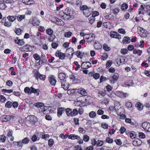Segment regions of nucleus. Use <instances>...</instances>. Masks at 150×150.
Wrapping results in <instances>:
<instances>
[{
    "instance_id": "dca6fc26",
    "label": "nucleus",
    "mask_w": 150,
    "mask_h": 150,
    "mask_svg": "<svg viewBox=\"0 0 150 150\" xmlns=\"http://www.w3.org/2000/svg\"><path fill=\"white\" fill-rule=\"evenodd\" d=\"M76 90H77V89ZM77 92L79 93L82 96H86L87 95V93L86 91L83 88H80L77 89Z\"/></svg>"
},
{
    "instance_id": "393cba45",
    "label": "nucleus",
    "mask_w": 150,
    "mask_h": 150,
    "mask_svg": "<svg viewBox=\"0 0 150 150\" xmlns=\"http://www.w3.org/2000/svg\"><path fill=\"white\" fill-rule=\"evenodd\" d=\"M69 138L72 140L77 139L79 140L80 139V137L77 135L74 134H71L69 136Z\"/></svg>"
},
{
    "instance_id": "2f4dec72",
    "label": "nucleus",
    "mask_w": 150,
    "mask_h": 150,
    "mask_svg": "<svg viewBox=\"0 0 150 150\" xmlns=\"http://www.w3.org/2000/svg\"><path fill=\"white\" fill-rule=\"evenodd\" d=\"M30 141V139L28 137H25L21 141V142L22 144H28Z\"/></svg>"
},
{
    "instance_id": "a878e982",
    "label": "nucleus",
    "mask_w": 150,
    "mask_h": 150,
    "mask_svg": "<svg viewBox=\"0 0 150 150\" xmlns=\"http://www.w3.org/2000/svg\"><path fill=\"white\" fill-rule=\"evenodd\" d=\"M119 78V75L117 74H114L112 76V79H110V83H114V82L113 81H116Z\"/></svg>"
},
{
    "instance_id": "9b49d317",
    "label": "nucleus",
    "mask_w": 150,
    "mask_h": 150,
    "mask_svg": "<svg viewBox=\"0 0 150 150\" xmlns=\"http://www.w3.org/2000/svg\"><path fill=\"white\" fill-rule=\"evenodd\" d=\"M60 82L61 83L62 88L65 90H67L69 87V84L67 82L66 80L63 81H60Z\"/></svg>"
},
{
    "instance_id": "6e6d98bb",
    "label": "nucleus",
    "mask_w": 150,
    "mask_h": 150,
    "mask_svg": "<svg viewBox=\"0 0 150 150\" xmlns=\"http://www.w3.org/2000/svg\"><path fill=\"white\" fill-rule=\"evenodd\" d=\"M54 144V141L52 139H50L48 141V145L52 147V146Z\"/></svg>"
},
{
    "instance_id": "bb28decb",
    "label": "nucleus",
    "mask_w": 150,
    "mask_h": 150,
    "mask_svg": "<svg viewBox=\"0 0 150 150\" xmlns=\"http://www.w3.org/2000/svg\"><path fill=\"white\" fill-rule=\"evenodd\" d=\"M66 75L63 73H60L58 74V78L60 81H63L65 79Z\"/></svg>"
},
{
    "instance_id": "2eb2a0df",
    "label": "nucleus",
    "mask_w": 150,
    "mask_h": 150,
    "mask_svg": "<svg viewBox=\"0 0 150 150\" xmlns=\"http://www.w3.org/2000/svg\"><path fill=\"white\" fill-rule=\"evenodd\" d=\"M55 55L58 57L59 58L61 59H63L65 57V55L64 53H62L59 51H57L55 53Z\"/></svg>"
},
{
    "instance_id": "09e8293b",
    "label": "nucleus",
    "mask_w": 150,
    "mask_h": 150,
    "mask_svg": "<svg viewBox=\"0 0 150 150\" xmlns=\"http://www.w3.org/2000/svg\"><path fill=\"white\" fill-rule=\"evenodd\" d=\"M50 37L48 38V40L50 42H52L55 39L56 37L54 35H50Z\"/></svg>"
},
{
    "instance_id": "bf43d9fd",
    "label": "nucleus",
    "mask_w": 150,
    "mask_h": 150,
    "mask_svg": "<svg viewBox=\"0 0 150 150\" xmlns=\"http://www.w3.org/2000/svg\"><path fill=\"white\" fill-rule=\"evenodd\" d=\"M69 135L68 134L64 135L63 134H61L59 135V137L63 139H66L67 137L69 138Z\"/></svg>"
},
{
    "instance_id": "c85d7f7f",
    "label": "nucleus",
    "mask_w": 150,
    "mask_h": 150,
    "mask_svg": "<svg viewBox=\"0 0 150 150\" xmlns=\"http://www.w3.org/2000/svg\"><path fill=\"white\" fill-rule=\"evenodd\" d=\"M130 38L128 36L124 37L122 40V42L124 44H128L130 42Z\"/></svg>"
},
{
    "instance_id": "20e7f679",
    "label": "nucleus",
    "mask_w": 150,
    "mask_h": 150,
    "mask_svg": "<svg viewBox=\"0 0 150 150\" xmlns=\"http://www.w3.org/2000/svg\"><path fill=\"white\" fill-rule=\"evenodd\" d=\"M137 30L139 34L141 37L145 38L146 37L148 33L146 30L140 27H138Z\"/></svg>"
},
{
    "instance_id": "338daca9",
    "label": "nucleus",
    "mask_w": 150,
    "mask_h": 150,
    "mask_svg": "<svg viewBox=\"0 0 150 150\" xmlns=\"http://www.w3.org/2000/svg\"><path fill=\"white\" fill-rule=\"evenodd\" d=\"M112 88V87L111 85L109 84L107 85V86H106V89L107 91L108 92L111 91Z\"/></svg>"
},
{
    "instance_id": "473e14b6",
    "label": "nucleus",
    "mask_w": 150,
    "mask_h": 150,
    "mask_svg": "<svg viewBox=\"0 0 150 150\" xmlns=\"http://www.w3.org/2000/svg\"><path fill=\"white\" fill-rule=\"evenodd\" d=\"M135 106L137 108L138 110H142L143 109V106L141 103L138 102L136 104Z\"/></svg>"
},
{
    "instance_id": "4468645a",
    "label": "nucleus",
    "mask_w": 150,
    "mask_h": 150,
    "mask_svg": "<svg viewBox=\"0 0 150 150\" xmlns=\"http://www.w3.org/2000/svg\"><path fill=\"white\" fill-rule=\"evenodd\" d=\"M116 95L121 98H125L128 96V94L123 92L117 91L116 93Z\"/></svg>"
},
{
    "instance_id": "f8f14e48",
    "label": "nucleus",
    "mask_w": 150,
    "mask_h": 150,
    "mask_svg": "<svg viewBox=\"0 0 150 150\" xmlns=\"http://www.w3.org/2000/svg\"><path fill=\"white\" fill-rule=\"evenodd\" d=\"M114 107H110L109 108V109L110 110H115L116 111L117 110H118L119 108L120 107V103L117 101H115L114 102Z\"/></svg>"
},
{
    "instance_id": "37998d69",
    "label": "nucleus",
    "mask_w": 150,
    "mask_h": 150,
    "mask_svg": "<svg viewBox=\"0 0 150 150\" xmlns=\"http://www.w3.org/2000/svg\"><path fill=\"white\" fill-rule=\"evenodd\" d=\"M96 115V112L94 111H92L91 112L89 113V116L91 118H94L95 117Z\"/></svg>"
},
{
    "instance_id": "a211bd4d",
    "label": "nucleus",
    "mask_w": 150,
    "mask_h": 150,
    "mask_svg": "<svg viewBox=\"0 0 150 150\" xmlns=\"http://www.w3.org/2000/svg\"><path fill=\"white\" fill-rule=\"evenodd\" d=\"M53 22L61 26H63L65 24L63 21L57 18H55Z\"/></svg>"
},
{
    "instance_id": "680f3d73",
    "label": "nucleus",
    "mask_w": 150,
    "mask_h": 150,
    "mask_svg": "<svg viewBox=\"0 0 150 150\" xmlns=\"http://www.w3.org/2000/svg\"><path fill=\"white\" fill-rule=\"evenodd\" d=\"M2 91L4 93H11L13 91L12 89L8 90L6 89H3L2 90Z\"/></svg>"
},
{
    "instance_id": "5701e85b",
    "label": "nucleus",
    "mask_w": 150,
    "mask_h": 150,
    "mask_svg": "<svg viewBox=\"0 0 150 150\" xmlns=\"http://www.w3.org/2000/svg\"><path fill=\"white\" fill-rule=\"evenodd\" d=\"M91 64V63L89 62H84L82 63L81 64L82 68L83 69H87L90 67L89 65Z\"/></svg>"
},
{
    "instance_id": "3c124183",
    "label": "nucleus",
    "mask_w": 150,
    "mask_h": 150,
    "mask_svg": "<svg viewBox=\"0 0 150 150\" xmlns=\"http://www.w3.org/2000/svg\"><path fill=\"white\" fill-rule=\"evenodd\" d=\"M24 92L26 93L31 94V87L29 88L28 87H26L24 90Z\"/></svg>"
},
{
    "instance_id": "69168bd1",
    "label": "nucleus",
    "mask_w": 150,
    "mask_h": 150,
    "mask_svg": "<svg viewBox=\"0 0 150 150\" xmlns=\"http://www.w3.org/2000/svg\"><path fill=\"white\" fill-rule=\"evenodd\" d=\"M78 114V112L77 110L76 109H74L72 111V116H75L77 115Z\"/></svg>"
},
{
    "instance_id": "052dcab7",
    "label": "nucleus",
    "mask_w": 150,
    "mask_h": 150,
    "mask_svg": "<svg viewBox=\"0 0 150 150\" xmlns=\"http://www.w3.org/2000/svg\"><path fill=\"white\" fill-rule=\"evenodd\" d=\"M125 105L127 108H129L132 107V104L131 102H127L125 103Z\"/></svg>"
},
{
    "instance_id": "6ab92c4d",
    "label": "nucleus",
    "mask_w": 150,
    "mask_h": 150,
    "mask_svg": "<svg viewBox=\"0 0 150 150\" xmlns=\"http://www.w3.org/2000/svg\"><path fill=\"white\" fill-rule=\"evenodd\" d=\"M34 105L37 108H40L41 109L42 107H43L44 110L42 111V112L45 111V108H47L46 106H44V104L43 103L38 102L34 104Z\"/></svg>"
},
{
    "instance_id": "13d9d810",
    "label": "nucleus",
    "mask_w": 150,
    "mask_h": 150,
    "mask_svg": "<svg viewBox=\"0 0 150 150\" xmlns=\"http://www.w3.org/2000/svg\"><path fill=\"white\" fill-rule=\"evenodd\" d=\"M0 97L1 102L2 103L5 102L6 99V97L1 95H0Z\"/></svg>"
},
{
    "instance_id": "f704fd0d",
    "label": "nucleus",
    "mask_w": 150,
    "mask_h": 150,
    "mask_svg": "<svg viewBox=\"0 0 150 150\" xmlns=\"http://www.w3.org/2000/svg\"><path fill=\"white\" fill-rule=\"evenodd\" d=\"M84 53L82 52L79 51H77L75 52V54L79 58H82Z\"/></svg>"
},
{
    "instance_id": "0eeeda50",
    "label": "nucleus",
    "mask_w": 150,
    "mask_h": 150,
    "mask_svg": "<svg viewBox=\"0 0 150 150\" xmlns=\"http://www.w3.org/2000/svg\"><path fill=\"white\" fill-rule=\"evenodd\" d=\"M30 23L33 26L36 27L39 25L40 22L35 17H33L30 20Z\"/></svg>"
},
{
    "instance_id": "49530a36",
    "label": "nucleus",
    "mask_w": 150,
    "mask_h": 150,
    "mask_svg": "<svg viewBox=\"0 0 150 150\" xmlns=\"http://www.w3.org/2000/svg\"><path fill=\"white\" fill-rule=\"evenodd\" d=\"M12 103L10 101H8L5 104V106L7 108H10L12 106Z\"/></svg>"
},
{
    "instance_id": "cd10ccee",
    "label": "nucleus",
    "mask_w": 150,
    "mask_h": 150,
    "mask_svg": "<svg viewBox=\"0 0 150 150\" xmlns=\"http://www.w3.org/2000/svg\"><path fill=\"white\" fill-rule=\"evenodd\" d=\"M134 84L133 81L132 80H129L127 83H124L122 84V86L123 87H127V86H132Z\"/></svg>"
},
{
    "instance_id": "c03bdc74",
    "label": "nucleus",
    "mask_w": 150,
    "mask_h": 150,
    "mask_svg": "<svg viewBox=\"0 0 150 150\" xmlns=\"http://www.w3.org/2000/svg\"><path fill=\"white\" fill-rule=\"evenodd\" d=\"M53 33V31L52 29L50 28L47 29L46 30V33L49 35H52Z\"/></svg>"
},
{
    "instance_id": "7ed1b4c3",
    "label": "nucleus",
    "mask_w": 150,
    "mask_h": 150,
    "mask_svg": "<svg viewBox=\"0 0 150 150\" xmlns=\"http://www.w3.org/2000/svg\"><path fill=\"white\" fill-rule=\"evenodd\" d=\"M33 73L34 75V76L36 79L38 80L39 78L41 80L44 81L45 79V76L42 74H41L38 71L34 70Z\"/></svg>"
},
{
    "instance_id": "5fc2aeb1",
    "label": "nucleus",
    "mask_w": 150,
    "mask_h": 150,
    "mask_svg": "<svg viewBox=\"0 0 150 150\" xmlns=\"http://www.w3.org/2000/svg\"><path fill=\"white\" fill-rule=\"evenodd\" d=\"M15 33L18 35H20L23 32V31L20 28H17L15 30Z\"/></svg>"
},
{
    "instance_id": "9d476101",
    "label": "nucleus",
    "mask_w": 150,
    "mask_h": 150,
    "mask_svg": "<svg viewBox=\"0 0 150 150\" xmlns=\"http://www.w3.org/2000/svg\"><path fill=\"white\" fill-rule=\"evenodd\" d=\"M14 116L13 115H4L2 117L1 120L3 122H7L9 121L11 119H13Z\"/></svg>"
},
{
    "instance_id": "7c9ffc66",
    "label": "nucleus",
    "mask_w": 150,
    "mask_h": 150,
    "mask_svg": "<svg viewBox=\"0 0 150 150\" xmlns=\"http://www.w3.org/2000/svg\"><path fill=\"white\" fill-rule=\"evenodd\" d=\"M16 16H8L7 18L9 21L13 22L16 19Z\"/></svg>"
},
{
    "instance_id": "603ef678",
    "label": "nucleus",
    "mask_w": 150,
    "mask_h": 150,
    "mask_svg": "<svg viewBox=\"0 0 150 150\" xmlns=\"http://www.w3.org/2000/svg\"><path fill=\"white\" fill-rule=\"evenodd\" d=\"M72 34V33L71 32H66L64 34V36L65 37L69 38L71 36Z\"/></svg>"
},
{
    "instance_id": "864d4df0",
    "label": "nucleus",
    "mask_w": 150,
    "mask_h": 150,
    "mask_svg": "<svg viewBox=\"0 0 150 150\" xmlns=\"http://www.w3.org/2000/svg\"><path fill=\"white\" fill-rule=\"evenodd\" d=\"M128 7L127 4L126 3L123 4L121 6V8L122 10H125Z\"/></svg>"
},
{
    "instance_id": "412c9836",
    "label": "nucleus",
    "mask_w": 150,
    "mask_h": 150,
    "mask_svg": "<svg viewBox=\"0 0 150 150\" xmlns=\"http://www.w3.org/2000/svg\"><path fill=\"white\" fill-rule=\"evenodd\" d=\"M142 144V141L139 139H134L132 142L133 144L135 146H139Z\"/></svg>"
},
{
    "instance_id": "aec40b11",
    "label": "nucleus",
    "mask_w": 150,
    "mask_h": 150,
    "mask_svg": "<svg viewBox=\"0 0 150 150\" xmlns=\"http://www.w3.org/2000/svg\"><path fill=\"white\" fill-rule=\"evenodd\" d=\"M57 116L59 117L62 115V113L64 112L65 109L62 107L58 108L57 109Z\"/></svg>"
},
{
    "instance_id": "58836bf2",
    "label": "nucleus",
    "mask_w": 150,
    "mask_h": 150,
    "mask_svg": "<svg viewBox=\"0 0 150 150\" xmlns=\"http://www.w3.org/2000/svg\"><path fill=\"white\" fill-rule=\"evenodd\" d=\"M110 11L114 14L116 15L119 12L120 9L117 8H115L113 9H111Z\"/></svg>"
},
{
    "instance_id": "4be33fe9",
    "label": "nucleus",
    "mask_w": 150,
    "mask_h": 150,
    "mask_svg": "<svg viewBox=\"0 0 150 150\" xmlns=\"http://www.w3.org/2000/svg\"><path fill=\"white\" fill-rule=\"evenodd\" d=\"M13 144L14 146H17L18 148H21L23 146L21 142V141H13Z\"/></svg>"
},
{
    "instance_id": "de8ad7c7",
    "label": "nucleus",
    "mask_w": 150,
    "mask_h": 150,
    "mask_svg": "<svg viewBox=\"0 0 150 150\" xmlns=\"http://www.w3.org/2000/svg\"><path fill=\"white\" fill-rule=\"evenodd\" d=\"M101 127L104 129H108V128L109 125L108 124L103 122L101 124Z\"/></svg>"
},
{
    "instance_id": "ddd939ff",
    "label": "nucleus",
    "mask_w": 150,
    "mask_h": 150,
    "mask_svg": "<svg viewBox=\"0 0 150 150\" xmlns=\"http://www.w3.org/2000/svg\"><path fill=\"white\" fill-rule=\"evenodd\" d=\"M110 36L113 38L118 39V40L121 39V35L119 34L116 32L111 31L110 33Z\"/></svg>"
},
{
    "instance_id": "39448f33",
    "label": "nucleus",
    "mask_w": 150,
    "mask_h": 150,
    "mask_svg": "<svg viewBox=\"0 0 150 150\" xmlns=\"http://www.w3.org/2000/svg\"><path fill=\"white\" fill-rule=\"evenodd\" d=\"M27 120L32 124H35L38 121L36 117L33 115L28 116L27 117Z\"/></svg>"
},
{
    "instance_id": "e433bc0d",
    "label": "nucleus",
    "mask_w": 150,
    "mask_h": 150,
    "mask_svg": "<svg viewBox=\"0 0 150 150\" xmlns=\"http://www.w3.org/2000/svg\"><path fill=\"white\" fill-rule=\"evenodd\" d=\"M66 114L68 116H72V110L70 108H67L65 110Z\"/></svg>"
},
{
    "instance_id": "b1692460",
    "label": "nucleus",
    "mask_w": 150,
    "mask_h": 150,
    "mask_svg": "<svg viewBox=\"0 0 150 150\" xmlns=\"http://www.w3.org/2000/svg\"><path fill=\"white\" fill-rule=\"evenodd\" d=\"M31 94L34 93L37 96H39L40 91L39 89H35L33 87H31Z\"/></svg>"
},
{
    "instance_id": "a18cd8bd",
    "label": "nucleus",
    "mask_w": 150,
    "mask_h": 150,
    "mask_svg": "<svg viewBox=\"0 0 150 150\" xmlns=\"http://www.w3.org/2000/svg\"><path fill=\"white\" fill-rule=\"evenodd\" d=\"M25 15H19L17 16V19L18 21H20L23 19H24L25 18Z\"/></svg>"
},
{
    "instance_id": "c9c22d12",
    "label": "nucleus",
    "mask_w": 150,
    "mask_h": 150,
    "mask_svg": "<svg viewBox=\"0 0 150 150\" xmlns=\"http://www.w3.org/2000/svg\"><path fill=\"white\" fill-rule=\"evenodd\" d=\"M40 134L42 136V138L45 140H47L49 138L50 136L48 134H44L42 133L41 132Z\"/></svg>"
},
{
    "instance_id": "1a4fd4ad",
    "label": "nucleus",
    "mask_w": 150,
    "mask_h": 150,
    "mask_svg": "<svg viewBox=\"0 0 150 150\" xmlns=\"http://www.w3.org/2000/svg\"><path fill=\"white\" fill-rule=\"evenodd\" d=\"M142 127L145 131L150 132V123L147 122H143Z\"/></svg>"
},
{
    "instance_id": "e2e57ef3",
    "label": "nucleus",
    "mask_w": 150,
    "mask_h": 150,
    "mask_svg": "<svg viewBox=\"0 0 150 150\" xmlns=\"http://www.w3.org/2000/svg\"><path fill=\"white\" fill-rule=\"evenodd\" d=\"M6 137L4 135H1L0 138V142H4L6 140Z\"/></svg>"
},
{
    "instance_id": "774afa93",
    "label": "nucleus",
    "mask_w": 150,
    "mask_h": 150,
    "mask_svg": "<svg viewBox=\"0 0 150 150\" xmlns=\"http://www.w3.org/2000/svg\"><path fill=\"white\" fill-rule=\"evenodd\" d=\"M100 150H111L110 148L105 146H103Z\"/></svg>"
},
{
    "instance_id": "a19ab883",
    "label": "nucleus",
    "mask_w": 150,
    "mask_h": 150,
    "mask_svg": "<svg viewBox=\"0 0 150 150\" xmlns=\"http://www.w3.org/2000/svg\"><path fill=\"white\" fill-rule=\"evenodd\" d=\"M144 9V6L142 5H141L139 9V10L138 13L139 15H140L141 14H142V15L144 14V12L143 11Z\"/></svg>"
},
{
    "instance_id": "c756f323",
    "label": "nucleus",
    "mask_w": 150,
    "mask_h": 150,
    "mask_svg": "<svg viewBox=\"0 0 150 150\" xmlns=\"http://www.w3.org/2000/svg\"><path fill=\"white\" fill-rule=\"evenodd\" d=\"M94 48L97 50L100 49L102 47V45L100 43L98 42H95L94 44Z\"/></svg>"
},
{
    "instance_id": "f03ea898",
    "label": "nucleus",
    "mask_w": 150,
    "mask_h": 150,
    "mask_svg": "<svg viewBox=\"0 0 150 150\" xmlns=\"http://www.w3.org/2000/svg\"><path fill=\"white\" fill-rule=\"evenodd\" d=\"M128 60L127 58L125 57H123L120 56H118L115 60V62L118 65H120V64H125Z\"/></svg>"
},
{
    "instance_id": "8fccbe9b",
    "label": "nucleus",
    "mask_w": 150,
    "mask_h": 150,
    "mask_svg": "<svg viewBox=\"0 0 150 150\" xmlns=\"http://www.w3.org/2000/svg\"><path fill=\"white\" fill-rule=\"evenodd\" d=\"M112 62L111 60H108L107 61L106 63V68L108 69L112 64Z\"/></svg>"
},
{
    "instance_id": "72a5a7b5",
    "label": "nucleus",
    "mask_w": 150,
    "mask_h": 150,
    "mask_svg": "<svg viewBox=\"0 0 150 150\" xmlns=\"http://www.w3.org/2000/svg\"><path fill=\"white\" fill-rule=\"evenodd\" d=\"M78 77L77 74H72L69 76L70 79L73 81H76L78 79Z\"/></svg>"
},
{
    "instance_id": "4c0bfd02",
    "label": "nucleus",
    "mask_w": 150,
    "mask_h": 150,
    "mask_svg": "<svg viewBox=\"0 0 150 150\" xmlns=\"http://www.w3.org/2000/svg\"><path fill=\"white\" fill-rule=\"evenodd\" d=\"M33 57L36 60H39L40 62H41V58L40 56L37 53H35L33 55Z\"/></svg>"
},
{
    "instance_id": "0e129e2a",
    "label": "nucleus",
    "mask_w": 150,
    "mask_h": 150,
    "mask_svg": "<svg viewBox=\"0 0 150 150\" xmlns=\"http://www.w3.org/2000/svg\"><path fill=\"white\" fill-rule=\"evenodd\" d=\"M89 140V137L87 135H84L83 137V140L86 142H88Z\"/></svg>"
},
{
    "instance_id": "6e6552de",
    "label": "nucleus",
    "mask_w": 150,
    "mask_h": 150,
    "mask_svg": "<svg viewBox=\"0 0 150 150\" xmlns=\"http://www.w3.org/2000/svg\"><path fill=\"white\" fill-rule=\"evenodd\" d=\"M48 80L51 85L52 86H55L57 80L55 76L52 75H50L48 77Z\"/></svg>"
},
{
    "instance_id": "4d7b16f0",
    "label": "nucleus",
    "mask_w": 150,
    "mask_h": 150,
    "mask_svg": "<svg viewBox=\"0 0 150 150\" xmlns=\"http://www.w3.org/2000/svg\"><path fill=\"white\" fill-rule=\"evenodd\" d=\"M29 54L28 53H25L23 54V57H24L23 60L25 61H27L28 57Z\"/></svg>"
},
{
    "instance_id": "ea45409f",
    "label": "nucleus",
    "mask_w": 150,
    "mask_h": 150,
    "mask_svg": "<svg viewBox=\"0 0 150 150\" xmlns=\"http://www.w3.org/2000/svg\"><path fill=\"white\" fill-rule=\"evenodd\" d=\"M103 49L105 51H109L110 50V47L106 43H104L103 46Z\"/></svg>"
},
{
    "instance_id": "f257e3e1",
    "label": "nucleus",
    "mask_w": 150,
    "mask_h": 150,
    "mask_svg": "<svg viewBox=\"0 0 150 150\" xmlns=\"http://www.w3.org/2000/svg\"><path fill=\"white\" fill-rule=\"evenodd\" d=\"M64 15L63 16L64 19L66 20H70L74 17L73 11L70 8H67L65 10Z\"/></svg>"
},
{
    "instance_id": "423d86ee",
    "label": "nucleus",
    "mask_w": 150,
    "mask_h": 150,
    "mask_svg": "<svg viewBox=\"0 0 150 150\" xmlns=\"http://www.w3.org/2000/svg\"><path fill=\"white\" fill-rule=\"evenodd\" d=\"M84 38L86 40V42L90 43L94 40L95 36L93 34H90L86 35Z\"/></svg>"
},
{
    "instance_id": "79ce46f5",
    "label": "nucleus",
    "mask_w": 150,
    "mask_h": 150,
    "mask_svg": "<svg viewBox=\"0 0 150 150\" xmlns=\"http://www.w3.org/2000/svg\"><path fill=\"white\" fill-rule=\"evenodd\" d=\"M108 57V54L107 53H104L101 57V59L103 60H105Z\"/></svg>"
},
{
    "instance_id": "f3484780",
    "label": "nucleus",
    "mask_w": 150,
    "mask_h": 150,
    "mask_svg": "<svg viewBox=\"0 0 150 150\" xmlns=\"http://www.w3.org/2000/svg\"><path fill=\"white\" fill-rule=\"evenodd\" d=\"M14 42L16 43L20 46L23 45L24 44L23 39H20L18 37H16L15 39Z\"/></svg>"
}]
</instances>
